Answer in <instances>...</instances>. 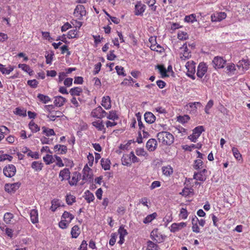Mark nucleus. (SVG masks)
<instances>
[{"label": "nucleus", "instance_id": "nucleus-1", "mask_svg": "<svg viewBox=\"0 0 250 250\" xmlns=\"http://www.w3.org/2000/svg\"><path fill=\"white\" fill-rule=\"evenodd\" d=\"M158 140L164 145L169 146L174 142V137L172 134L167 131L159 132L157 135Z\"/></svg>", "mask_w": 250, "mask_h": 250}, {"label": "nucleus", "instance_id": "nucleus-2", "mask_svg": "<svg viewBox=\"0 0 250 250\" xmlns=\"http://www.w3.org/2000/svg\"><path fill=\"white\" fill-rule=\"evenodd\" d=\"M106 115H107V113L100 106L94 109L90 113L91 117L98 119H102L105 117Z\"/></svg>", "mask_w": 250, "mask_h": 250}, {"label": "nucleus", "instance_id": "nucleus-3", "mask_svg": "<svg viewBox=\"0 0 250 250\" xmlns=\"http://www.w3.org/2000/svg\"><path fill=\"white\" fill-rule=\"evenodd\" d=\"M86 13L85 7L83 5H78L76 6L73 15L79 20L83 19V17L85 16Z\"/></svg>", "mask_w": 250, "mask_h": 250}, {"label": "nucleus", "instance_id": "nucleus-4", "mask_svg": "<svg viewBox=\"0 0 250 250\" xmlns=\"http://www.w3.org/2000/svg\"><path fill=\"white\" fill-rule=\"evenodd\" d=\"M3 172L5 176L10 178L15 175L16 168L13 165H8L4 167Z\"/></svg>", "mask_w": 250, "mask_h": 250}, {"label": "nucleus", "instance_id": "nucleus-5", "mask_svg": "<svg viewBox=\"0 0 250 250\" xmlns=\"http://www.w3.org/2000/svg\"><path fill=\"white\" fill-rule=\"evenodd\" d=\"M150 237L155 243H161L164 240L163 235L159 233L158 229H154L151 232Z\"/></svg>", "mask_w": 250, "mask_h": 250}, {"label": "nucleus", "instance_id": "nucleus-6", "mask_svg": "<svg viewBox=\"0 0 250 250\" xmlns=\"http://www.w3.org/2000/svg\"><path fill=\"white\" fill-rule=\"evenodd\" d=\"M186 67L187 71V75L192 78L193 80L195 79V76L194 74L195 72V63H193V62H188L186 64Z\"/></svg>", "mask_w": 250, "mask_h": 250}, {"label": "nucleus", "instance_id": "nucleus-7", "mask_svg": "<svg viewBox=\"0 0 250 250\" xmlns=\"http://www.w3.org/2000/svg\"><path fill=\"white\" fill-rule=\"evenodd\" d=\"M83 172V176L82 179L84 181L91 182L93 180L92 170L86 165L84 166Z\"/></svg>", "mask_w": 250, "mask_h": 250}, {"label": "nucleus", "instance_id": "nucleus-8", "mask_svg": "<svg viewBox=\"0 0 250 250\" xmlns=\"http://www.w3.org/2000/svg\"><path fill=\"white\" fill-rule=\"evenodd\" d=\"M226 62V60L218 56L214 57L212 62L213 66L215 69L223 68Z\"/></svg>", "mask_w": 250, "mask_h": 250}, {"label": "nucleus", "instance_id": "nucleus-9", "mask_svg": "<svg viewBox=\"0 0 250 250\" xmlns=\"http://www.w3.org/2000/svg\"><path fill=\"white\" fill-rule=\"evenodd\" d=\"M208 67L206 64L204 63H200L198 68L197 75L199 78H202L207 71Z\"/></svg>", "mask_w": 250, "mask_h": 250}, {"label": "nucleus", "instance_id": "nucleus-10", "mask_svg": "<svg viewBox=\"0 0 250 250\" xmlns=\"http://www.w3.org/2000/svg\"><path fill=\"white\" fill-rule=\"evenodd\" d=\"M146 9V5L141 3V1L137 2L135 6L134 13L135 15H142Z\"/></svg>", "mask_w": 250, "mask_h": 250}, {"label": "nucleus", "instance_id": "nucleus-11", "mask_svg": "<svg viewBox=\"0 0 250 250\" xmlns=\"http://www.w3.org/2000/svg\"><path fill=\"white\" fill-rule=\"evenodd\" d=\"M157 146V143L155 139H150L146 143V147L149 151H154Z\"/></svg>", "mask_w": 250, "mask_h": 250}, {"label": "nucleus", "instance_id": "nucleus-12", "mask_svg": "<svg viewBox=\"0 0 250 250\" xmlns=\"http://www.w3.org/2000/svg\"><path fill=\"white\" fill-rule=\"evenodd\" d=\"M20 184L15 183L12 184H6L4 186L5 190L7 192H15L20 187Z\"/></svg>", "mask_w": 250, "mask_h": 250}, {"label": "nucleus", "instance_id": "nucleus-13", "mask_svg": "<svg viewBox=\"0 0 250 250\" xmlns=\"http://www.w3.org/2000/svg\"><path fill=\"white\" fill-rule=\"evenodd\" d=\"M186 225V223L184 222L173 223L170 227V231L172 232H177L182 228L185 227Z\"/></svg>", "mask_w": 250, "mask_h": 250}, {"label": "nucleus", "instance_id": "nucleus-14", "mask_svg": "<svg viewBox=\"0 0 250 250\" xmlns=\"http://www.w3.org/2000/svg\"><path fill=\"white\" fill-rule=\"evenodd\" d=\"M187 106L190 108V113L196 114L197 111V107H201L202 104L200 102H193L189 103Z\"/></svg>", "mask_w": 250, "mask_h": 250}, {"label": "nucleus", "instance_id": "nucleus-15", "mask_svg": "<svg viewBox=\"0 0 250 250\" xmlns=\"http://www.w3.org/2000/svg\"><path fill=\"white\" fill-rule=\"evenodd\" d=\"M146 122L148 124H152L156 120L155 116L151 112H146L144 115Z\"/></svg>", "mask_w": 250, "mask_h": 250}, {"label": "nucleus", "instance_id": "nucleus-16", "mask_svg": "<svg viewBox=\"0 0 250 250\" xmlns=\"http://www.w3.org/2000/svg\"><path fill=\"white\" fill-rule=\"evenodd\" d=\"M70 174L69 169L65 168L60 172L59 176L62 177L61 181H62L64 179L69 180L70 178Z\"/></svg>", "mask_w": 250, "mask_h": 250}, {"label": "nucleus", "instance_id": "nucleus-17", "mask_svg": "<svg viewBox=\"0 0 250 250\" xmlns=\"http://www.w3.org/2000/svg\"><path fill=\"white\" fill-rule=\"evenodd\" d=\"M66 100L65 98L62 97L61 96H57L55 97V100L54 103L55 105L58 107L62 106L64 103H65Z\"/></svg>", "mask_w": 250, "mask_h": 250}, {"label": "nucleus", "instance_id": "nucleus-18", "mask_svg": "<svg viewBox=\"0 0 250 250\" xmlns=\"http://www.w3.org/2000/svg\"><path fill=\"white\" fill-rule=\"evenodd\" d=\"M30 219L33 224L38 223V212L36 209H33L30 211Z\"/></svg>", "mask_w": 250, "mask_h": 250}, {"label": "nucleus", "instance_id": "nucleus-19", "mask_svg": "<svg viewBox=\"0 0 250 250\" xmlns=\"http://www.w3.org/2000/svg\"><path fill=\"white\" fill-rule=\"evenodd\" d=\"M102 105L106 109H110L111 107V100L109 96L104 97L102 99Z\"/></svg>", "mask_w": 250, "mask_h": 250}, {"label": "nucleus", "instance_id": "nucleus-20", "mask_svg": "<svg viewBox=\"0 0 250 250\" xmlns=\"http://www.w3.org/2000/svg\"><path fill=\"white\" fill-rule=\"evenodd\" d=\"M181 49H184V52L182 53V55L180 56L181 59L186 60L190 57L191 55H190V52L188 51L186 43L183 44V47H181Z\"/></svg>", "mask_w": 250, "mask_h": 250}, {"label": "nucleus", "instance_id": "nucleus-21", "mask_svg": "<svg viewBox=\"0 0 250 250\" xmlns=\"http://www.w3.org/2000/svg\"><path fill=\"white\" fill-rule=\"evenodd\" d=\"M110 161L108 159H104V158H102L101 160V165L102 166V167L105 170H109L110 169Z\"/></svg>", "mask_w": 250, "mask_h": 250}, {"label": "nucleus", "instance_id": "nucleus-22", "mask_svg": "<svg viewBox=\"0 0 250 250\" xmlns=\"http://www.w3.org/2000/svg\"><path fill=\"white\" fill-rule=\"evenodd\" d=\"M43 164L38 161H34L31 164V167L36 171H40L42 169Z\"/></svg>", "mask_w": 250, "mask_h": 250}, {"label": "nucleus", "instance_id": "nucleus-23", "mask_svg": "<svg viewBox=\"0 0 250 250\" xmlns=\"http://www.w3.org/2000/svg\"><path fill=\"white\" fill-rule=\"evenodd\" d=\"M80 233V228L77 225H75L71 229V234L72 238H76Z\"/></svg>", "mask_w": 250, "mask_h": 250}, {"label": "nucleus", "instance_id": "nucleus-24", "mask_svg": "<svg viewBox=\"0 0 250 250\" xmlns=\"http://www.w3.org/2000/svg\"><path fill=\"white\" fill-rule=\"evenodd\" d=\"M28 126L31 131L33 133L37 132L40 130V127L38 125L35 124L32 121L29 122Z\"/></svg>", "mask_w": 250, "mask_h": 250}, {"label": "nucleus", "instance_id": "nucleus-25", "mask_svg": "<svg viewBox=\"0 0 250 250\" xmlns=\"http://www.w3.org/2000/svg\"><path fill=\"white\" fill-rule=\"evenodd\" d=\"M83 90L81 87H75L70 89L69 92L72 96H79Z\"/></svg>", "mask_w": 250, "mask_h": 250}, {"label": "nucleus", "instance_id": "nucleus-26", "mask_svg": "<svg viewBox=\"0 0 250 250\" xmlns=\"http://www.w3.org/2000/svg\"><path fill=\"white\" fill-rule=\"evenodd\" d=\"M105 117H106L107 119L112 121H115L119 118L116 110L110 111L109 113L108 114H107Z\"/></svg>", "mask_w": 250, "mask_h": 250}, {"label": "nucleus", "instance_id": "nucleus-27", "mask_svg": "<svg viewBox=\"0 0 250 250\" xmlns=\"http://www.w3.org/2000/svg\"><path fill=\"white\" fill-rule=\"evenodd\" d=\"M94 196L92 193L89 190H86L84 193V199L89 203L94 199Z\"/></svg>", "mask_w": 250, "mask_h": 250}, {"label": "nucleus", "instance_id": "nucleus-28", "mask_svg": "<svg viewBox=\"0 0 250 250\" xmlns=\"http://www.w3.org/2000/svg\"><path fill=\"white\" fill-rule=\"evenodd\" d=\"M122 164L126 166H130L131 165V160L128 155H124L122 158Z\"/></svg>", "mask_w": 250, "mask_h": 250}, {"label": "nucleus", "instance_id": "nucleus-29", "mask_svg": "<svg viewBox=\"0 0 250 250\" xmlns=\"http://www.w3.org/2000/svg\"><path fill=\"white\" fill-rule=\"evenodd\" d=\"M157 216V214L156 212H154L151 214L148 215L144 219L143 223L145 224H147V223H150Z\"/></svg>", "mask_w": 250, "mask_h": 250}, {"label": "nucleus", "instance_id": "nucleus-30", "mask_svg": "<svg viewBox=\"0 0 250 250\" xmlns=\"http://www.w3.org/2000/svg\"><path fill=\"white\" fill-rule=\"evenodd\" d=\"M13 67L10 66L8 68H5L2 64L0 65V71L4 74H9L13 70Z\"/></svg>", "mask_w": 250, "mask_h": 250}, {"label": "nucleus", "instance_id": "nucleus-31", "mask_svg": "<svg viewBox=\"0 0 250 250\" xmlns=\"http://www.w3.org/2000/svg\"><path fill=\"white\" fill-rule=\"evenodd\" d=\"M74 218V216L72 214L66 211L63 212L62 216V219H64V220H67L69 222H71Z\"/></svg>", "mask_w": 250, "mask_h": 250}, {"label": "nucleus", "instance_id": "nucleus-32", "mask_svg": "<svg viewBox=\"0 0 250 250\" xmlns=\"http://www.w3.org/2000/svg\"><path fill=\"white\" fill-rule=\"evenodd\" d=\"M202 144L197 143L196 145L192 144L191 146L186 145L183 148L186 150L191 151L192 148L200 149L202 147Z\"/></svg>", "mask_w": 250, "mask_h": 250}, {"label": "nucleus", "instance_id": "nucleus-33", "mask_svg": "<svg viewBox=\"0 0 250 250\" xmlns=\"http://www.w3.org/2000/svg\"><path fill=\"white\" fill-rule=\"evenodd\" d=\"M37 97L41 102L44 104H46L51 101V99L48 96L42 94H39Z\"/></svg>", "mask_w": 250, "mask_h": 250}, {"label": "nucleus", "instance_id": "nucleus-34", "mask_svg": "<svg viewBox=\"0 0 250 250\" xmlns=\"http://www.w3.org/2000/svg\"><path fill=\"white\" fill-rule=\"evenodd\" d=\"M156 67L159 70L162 77H166L168 76L167 74V70L164 65H157L156 66Z\"/></svg>", "mask_w": 250, "mask_h": 250}, {"label": "nucleus", "instance_id": "nucleus-35", "mask_svg": "<svg viewBox=\"0 0 250 250\" xmlns=\"http://www.w3.org/2000/svg\"><path fill=\"white\" fill-rule=\"evenodd\" d=\"M147 249L146 250H156L158 246L152 242L150 240H148L147 241Z\"/></svg>", "mask_w": 250, "mask_h": 250}, {"label": "nucleus", "instance_id": "nucleus-36", "mask_svg": "<svg viewBox=\"0 0 250 250\" xmlns=\"http://www.w3.org/2000/svg\"><path fill=\"white\" fill-rule=\"evenodd\" d=\"M163 174L166 176H170L173 173V169L169 166L164 167L162 168Z\"/></svg>", "mask_w": 250, "mask_h": 250}, {"label": "nucleus", "instance_id": "nucleus-37", "mask_svg": "<svg viewBox=\"0 0 250 250\" xmlns=\"http://www.w3.org/2000/svg\"><path fill=\"white\" fill-rule=\"evenodd\" d=\"M204 131V127L203 126H198L197 127H196L193 130V133L196 135V136L199 137L201 135V134Z\"/></svg>", "mask_w": 250, "mask_h": 250}, {"label": "nucleus", "instance_id": "nucleus-38", "mask_svg": "<svg viewBox=\"0 0 250 250\" xmlns=\"http://www.w3.org/2000/svg\"><path fill=\"white\" fill-rule=\"evenodd\" d=\"M51 204L52 206L50 208V209L52 211H55L57 208L61 206L59 203V201L58 199H53V200H52Z\"/></svg>", "mask_w": 250, "mask_h": 250}, {"label": "nucleus", "instance_id": "nucleus-39", "mask_svg": "<svg viewBox=\"0 0 250 250\" xmlns=\"http://www.w3.org/2000/svg\"><path fill=\"white\" fill-rule=\"evenodd\" d=\"M66 202L69 205H71L76 202L75 197L71 194H68L66 196Z\"/></svg>", "mask_w": 250, "mask_h": 250}, {"label": "nucleus", "instance_id": "nucleus-40", "mask_svg": "<svg viewBox=\"0 0 250 250\" xmlns=\"http://www.w3.org/2000/svg\"><path fill=\"white\" fill-rule=\"evenodd\" d=\"M43 159L47 165H49L54 161L53 156L49 154H46L43 157Z\"/></svg>", "mask_w": 250, "mask_h": 250}, {"label": "nucleus", "instance_id": "nucleus-41", "mask_svg": "<svg viewBox=\"0 0 250 250\" xmlns=\"http://www.w3.org/2000/svg\"><path fill=\"white\" fill-rule=\"evenodd\" d=\"M92 125L96 127L99 130H102L104 129V125L103 124L102 121H94L92 123Z\"/></svg>", "mask_w": 250, "mask_h": 250}, {"label": "nucleus", "instance_id": "nucleus-42", "mask_svg": "<svg viewBox=\"0 0 250 250\" xmlns=\"http://www.w3.org/2000/svg\"><path fill=\"white\" fill-rule=\"evenodd\" d=\"M193 178L194 179H196L197 180H199L200 181H204L206 180V177L203 175L201 172L194 173V176H193Z\"/></svg>", "mask_w": 250, "mask_h": 250}, {"label": "nucleus", "instance_id": "nucleus-43", "mask_svg": "<svg viewBox=\"0 0 250 250\" xmlns=\"http://www.w3.org/2000/svg\"><path fill=\"white\" fill-rule=\"evenodd\" d=\"M232 151L233 152V154L234 157L236 159L240 160L242 158V155L240 153L239 150H238V149L237 148L234 147H232Z\"/></svg>", "mask_w": 250, "mask_h": 250}, {"label": "nucleus", "instance_id": "nucleus-44", "mask_svg": "<svg viewBox=\"0 0 250 250\" xmlns=\"http://www.w3.org/2000/svg\"><path fill=\"white\" fill-rule=\"evenodd\" d=\"M15 114L19 115L20 116L25 117L26 116V111L24 109H21L19 107H17L16 108V111H15Z\"/></svg>", "mask_w": 250, "mask_h": 250}, {"label": "nucleus", "instance_id": "nucleus-45", "mask_svg": "<svg viewBox=\"0 0 250 250\" xmlns=\"http://www.w3.org/2000/svg\"><path fill=\"white\" fill-rule=\"evenodd\" d=\"M190 119V117L188 115H184L183 116H179L178 117L177 121L181 123H185L188 122Z\"/></svg>", "mask_w": 250, "mask_h": 250}, {"label": "nucleus", "instance_id": "nucleus-46", "mask_svg": "<svg viewBox=\"0 0 250 250\" xmlns=\"http://www.w3.org/2000/svg\"><path fill=\"white\" fill-rule=\"evenodd\" d=\"M145 3L147 4L149 7H151V10L155 11L156 9V6H154L156 3L155 0H146Z\"/></svg>", "mask_w": 250, "mask_h": 250}, {"label": "nucleus", "instance_id": "nucleus-47", "mask_svg": "<svg viewBox=\"0 0 250 250\" xmlns=\"http://www.w3.org/2000/svg\"><path fill=\"white\" fill-rule=\"evenodd\" d=\"M191 190H193V189H189L188 188H184L182 190V192L180 193V194L182 195V196L187 197L189 195L190 193L192 192Z\"/></svg>", "mask_w": 250, "mask_h": 250}, {"label": "nucleus", "instance_id": "nucleus-48", "mask_svg": "<svg viewBox=\"0 0 250 250\" xmlns=\"http://www.w3.org/2000/svg\"><path fill=\"white\" fill-rule=\"evenodd\" d=\"M136 116L138 122L139 129L142 130L143 128H145V126L141 121V115L140 113L139 112L136 114Z\"/></svg>", "mask_w": 250, "mask_h": 250}, {"label": "nucleus", "instance_id": "nucleus-49", "mask_svg": "<svg viewBox=\"0 0 250 250\" xmlns=\"http://www.w3.org/2000/svg\"><path fill=\"white\" fill-rule=\"evenodd\" d=\"M77 29L70 30L67 34V37L69 39L77 38Z\"/></svg>", "mask_w": 250, "mask_h": 250}, {"label": "nucleus", "instance_id": "nucleus-50", "mask_svg": "<svg viewBox=\"0 0 250 250\" xmlns=\"http://www.w3.org/2000/svg\"><path fill=\"white\" fill-rule=\"evenodd\" d=\"M70 223L67 220H62L59 222V226L61 228L64 229L68 227Z\"/></svg>", "mask_w": 250, "mask_h": 250}, {"label": "nucleus", "instance_id": "nucleus-51", "mask_svg": "<svg viewBox=\"0 0 250 250\" xmlns=\"http://www.w3.org/2000/svg\"><path fill=\"white\" fill-rule=\"evenodd\" d=\"M203 162L201 159L196 160L194 161V167L196 169L202 168L203 167Z\"/></svg>", "mask_w": 250, "mask_h": 250}, {"label": "nucleus", "instance_id": "nucleus-52", "mask_svg": "<svg viewBox=\"0 0 250 250\" xmlns=\"http://www.w3.org/2000/svg\"><path fill=\"white\" fill-rule=\"evenodd\" d=\"M125 226L123 225H122L119 229H118V232L120 234V235L125 236L127 234V230L125 229Z\"/></svg>", "mask_w": 250, "mask_h": 250}, {"label": "nucleus", "instance_id": "nucleus-53", "mask_svg": "<svg viewBox=\"0 0 250 250\" xmlns=\"http://www.w3.org/2000/svg\"><path fill=\"white\" fill-rule=\"evenodd\" d=\"M179 216L182 219H186L188 216V212L187 209L184 208H182L180 210Z\"/></svg>", "mask_w": 250, "mask_h": 250}, {"label": "nucleus", "instance_id": "nucleus-54", "mask_svg": "<svg viewBox=\"0 0 250 250\" xmlns=\"http://www.w3.org/2000/svg\"><path fill=\"white\" fill-rule=\"evenodd\" d=\"M13 217V215L12 213L10 212H7L4 214L3 219L6 223H8L11 221V219Z\"/></svg>", "mask_w": 250, "mask_h": 250}, {"label": "nucleus", "instance_id": "nucleus-55", "mask_svg": "<svg viewBox=\"0 0 250 250\" xmlns=\"http://www.w3.org/2000/svg\"><path fill=\"white\" fill-rule=\"evenodd\" d=\"M213 105V100H210L207 103V104L205 107V112L207 114H209L208 111L212 107Z\"/></svg>", "mask_w": 250, "mask_h": 250}, {"label": "nucleus", "instance_id": "nucleus-56", "mask_svg": "<svg viewBox=\"0 0 250 250\" xmlns=\"http://www.w3.org/2000/svg\"><path fill=\"white\" fill-rule=\"evenodd\" d=\"M115 69L119 75H122L123 76H125L126 75V74L124 73V69L123 67L116 66L115 67Z\"/></svg>", "mask_w": 250, "mask_h": 250}, {"label": "nucleus", "instance_id": "nucleus-57", "mask_svg": "<svg viewBox=\"0 0 250 250\" xmlns=\"http://www.w3.org/2000/svg\"><path fill=\"white\" fill-rule=\"evenodd\" d=\"M19 68H21L23 71L30 73V71H31V69L30 67L26 64H19L18 65Z\"/></svg>", "mask_w": 250, "mask_h": 250}, {"label": "nucleus", "instance_id": "nucleus-58", "mask_svg": "<svg viewBox=\"0 0 250 250\" xmlns=\"http://www.w3.org/2000/svg\"><path fill=\"white\" fill-rule=\"evenodd\" d=\"M13 157L8 154H3L0 156V161H4L6 160L11 161Z\"/></svg>", "mask_w": 250, "mask_h": 250}, {"label": "nucleus", "instance_id": "nucleus-59", "mask_svg": "<svg viewBox=\"0 0 250 250\" xmlns=\"http://www.w3.org/2000/svg\"><path fill=\"white\" fill-rule=\"evenodd\" d=\"M27 156L35 159L39 158V154L37 152H32L31 150L27 153Z\"/></svg>", "mask_w": 250, "mask_h": 250}, {"label": "nucleus", "instance_id": "nucleus-60", "mask_svg": "<svg viewBox=\"0 0 250 250\" xmlns=\"http://www.w3.org/2000/svg\"><path fill=\"white\" fill-rule=\"evenodd\" d=\"M178 38L181 40H186L188 38V35L186 32H181L178 34Z\"/></svg>", "mask_w": 250, "mask_h": 250}, {"label": "nucleus", "instance_id": "nucleus-61", "mask_svg": "<svg viewBox=\"0 0 250 250\" xmlns=\"http://www.w3.org/2000/svg\"><path fill=\"white\" fill-rule=\"evenodd\" d=\"M216 14L217 16V18H218L217 19L218 21L225 19L227 17V15L225 12H218Z\"/></svg>", "mask_w": 250, "mask_h": 250}, {"label": "nucleus", "instance_id": "nucleus-62", "mask_svg": "<svg viewBox=\"0 0 250 250\" xmlns=\"http://www.w3.org/2000/svg\"><path fill=\"white\" fill-rule=\"evenodd\" d=\"M129 158H130V160H131V163H136L139 162V159L134 155V152L131 151L129 154H128Z\"/></svg>", "mask_w": 250, "mask_h": 250}, {"label": "nucleus", "instance_id": "nucleus-63", "mask_svg": "<svg viewBox=\"0 0 250 250\" xmlns=\"http://www.w3.org/2000/svg\"><path fill=\"white\" fill-rule=\"evenodd\" d=\"M27 84L33 88H36L38 84V82L36 80H28Z\"/></svg>", "mask_w": 250, "mask_h": 250}, {"label": "nucleus", "instance_id": "nucleus-64", "mask_svg": "<svg viewBox=\"0 0 250 250\" xmlns=\"http://www.w3.org/2000/svg\"><path fill=\"white\" fill-rule=\"evenodd\" d=\"M185 21L187 22H193L196 20L195 17L193 15V14H191L189 16H186L185 18Z\"/></svg>", "mask_w": 250, "mask_h": 250}]
</instances>
